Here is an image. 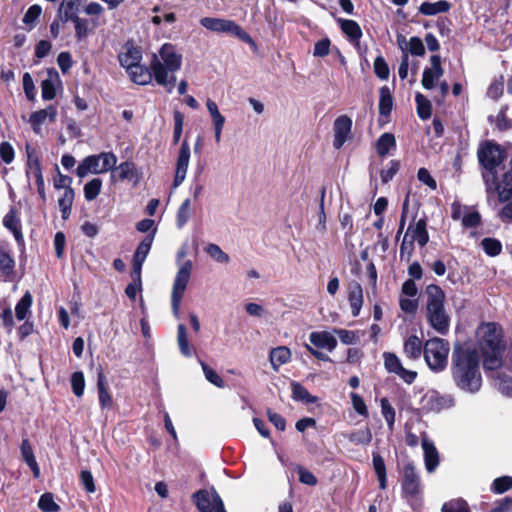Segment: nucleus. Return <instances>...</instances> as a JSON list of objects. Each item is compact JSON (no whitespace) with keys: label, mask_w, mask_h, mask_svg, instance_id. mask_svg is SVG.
I'll return each mask as SVG.
<instances>
[{"label":"nucleus","mask_w":512,"mask_h":512,"mask_svg":"<svg viewBox=\"0 0 512 512\" xmlns=\"http://www.w3.org/2000/svg\"><path fill=\"white\" fill-rule=\"evenodd\" d=\"M478 158L485 168L483 179L488 199H490L492 194L497 193L500 202L509 200L512 195V167L503 173L501 182H498L497 168L503 159L500 147L495 144L486 143L478 150Z\"/></svg>","instance_id":"1"},{"label":"nucleus","mask_w":512,"mask_h":512,"mask_svg":"<svg viewBox=\"0 0 512 512\" xmlns=\"http://www.w3.org/2000/svg\"><path fill=\"white\" fill-rule=\"evenodd\" d=\"M182 54L171 43L161 46L158 53L153 54L150 68L157 84L167 88L171 92L174 88L176 77L174 75L182 65Z\"/></svg>","instance_id":"2"},{"label":"nucleus","mask_w":512,"mask_h":512,"mask_svg":"<svg viewBox=\"0 0 512 512\" xmlns=\"http://www.w3.org/2000/svg\"><path fill=\"white\" fill-rule=\"evenodd\" d=\"M477 342L483 354V365L487 370L501 366L502 353L505 349L502 328L493 322L482 323L476 331Z\"/></svg>","instance_id":"3"},{"label":"nucleus","mask_w":512,"mask_h":512,"mask_svg":"<svg viewBox=\"0 0 512 512\" xmlns=\"http://www.w3.org/2000/svg\"><path fill=\"white\" fill-rule=\"evenodd\" d=\"M479 356L475 350L460 349L454 354L453 376L457 385L470 393L477 392L482 384Z\"/></svg>","instance_id":"4"},{"label":"nucleus","mask_w":512,"mask_h":512,"mask_svg":"<svg viewBox=\"0 0 512 512\" xmlns=\"http://www.w3.org/2000/svg\"><path fill=\"white\" fill-rule=\"evenodd\" d=\"M426 318L430 326L440 335H446L450 328V317L445 310V293L436 284L426 287Z\"/></svg>","instance_id":"5"},{"label":"nucleus","mask_w":512,"mask_h":512,"mask_svg":"<svg viewBox=\"0 0 512 512\" xmlns=\"http://www.w3.org/2000/svg\"><path fill=\"white\" fill-rule=\"evenodd\" d=\"M186 255V247H182L177 252V263L179 267L175 275L171 291V307L175 317H179L181 302L189 284L193 269V263L191 260L181 262V260L185 258Z\"/></svg>","instance_id":"6"},{"label":"nucleus","mask_w":512,"mask_h":512,"mask_svg":"<svg viewBox=\"0 0 512 512\" xmlns=\"http://www.w3.org/2000/svg\"><path fill=\"white\" fill-rule=\"evenodd\" d=\"M117 161V156L111 151L88 155L77 166L76 175L84 178L89 174H104L114 170Z\"/></svg>","instance_id":"7"},{"label":"nucleus","mask_w":512,"mask_h":512,"mask_svg":"<svg viewBox=\"0 0 512 512\" xmlns=\"http://www.w3.org/2000/svg\"><path fill=\"white\" fill-rule=\"evenodd\" d=\"M449 352V343L442 338H430L424 344L425 361L434 372H441L446 368Z\"/></svg>","instance_id":"8"},{"label":"nucleus","mask_w":512,"mask_h":512,"mask_svg":"<svg viewBox=\"0 0 512 512\" xmlns=\"http://www.w3.org/2000/svg\"><path fill=\"white\" fill-rule=\"evenodd\" d=\"M200 24L212 32L232 34L246 43H253L250 35L243 30L240 25L232 20L216 17H204L200 20Z\"/></svg>","instance_id":"9"},{"label":"nucleus","mask_w":512,"mask_h":512,"mask_svg":"<svg viewBox=\"0 0 512 512\" xmlns=\"http://www.w3.org/2000/svg\"><path fill=\"white\" fill-rule=\"evenodd\" d=\"M384 367L389 373L396 374L406 384H412L417 378V372L402 366L399 357L391 352L383 353Z\"/></svg>","instance_id":"10"},{"label":"nucleus","mask_w":512,"mask_h":512,"mask_svg":"<svg viewBox=\"0 0 512 512\" xmlns=\"http://www.w3.org/2000/svg\"><path fill=\"white\" fill-rule=\"evenodd\" d=\"M142 171L135 163L131 161H124L111 171L110 181L115 183L117 181L130 180L133 181L134 186H137L142 179Z\"/></svg>","instance_id":"11"},{"label":"nucleus","mask_w":512,"mask_h":512,"mask_svg":"<svg viewBox=\"0 0 512 512\" xmlns=\"http://www.w3.org/2000/svg\"><path fill=\"white\" fill-rule=\"evenodd\" d=\"M195 504L200 512H212L224 509L222 499L215 490H199L193 496Z\"/></svg>","instance_id":"12"},{"label":"nucleus","mask_w":512,"mask_h":512,"mask_svg":"<svg viewBox=\"0 0 512 512\" xmlns=\"http://www.w3.org/2000/svg\"><path fill=\"white\" fill-rule=\"evenodd\" d=\"M190 156L191 151L189 143L186 140H184L181 144L176 160L175 176L173 180L174 189L180 186L186 178V174L190 163Z\"/></svg>","instance_id":"13"},{"label":"nucleus","mask_w":512,"mask_h":512,"mask_svg":"<svg viewBox=\"0 0 512 512\" xmlns=\"http://www.w3.org/2000/svg\"><path fill=\"white\" fill-rule=\"evenodd\" d=\"M352 129V120L346 115L337 117L334 121L333 132L334 140L333 147L340 149L344 143L349 139Z\"/></svg>","instance_id":"14"},{"label":"nucleus","mask_w":512,"mask_h":512,"mask_svg":"<svg viewBox=\"0 0 512 512\" xmlns=\"http://www.w3.org/2000/svg\"><path fill=\"white\" fill-rule=\"evenodd\" d=\"M57 114V109L53 105L32 113L29 118L32 130L40 135L42 133V126L44 124L54 123L57 119Z\"/></svg>","instance_id":"15"},{"label":"nucleus","mask_w":512,"mask_h":512,"mask_svg":"<svg viewBox=\"0 0 512 512\" xmlns=\"http://www.w3.org/2000/svg\"><path fill=\"white\" fill-rule=\"evenodd\" d=\"M402 489L406 497L414 499L420 493V480L412 464H407L403 471Z\"/></svg>","instance_id":"16"},{"label":"nucleus","mask_w":512,"mask_h":512,"mask_svg":"<svg viewBox=\"0 0 512 512\" xmlns=\"http://www.w3.org/2000/svg\"><path fill=\"white\" fill-rule=\"evenodd\" d=\"M61 86L62 82L58 72L54 68L47 69L46 77L41 82L42 98L46 101L53 100Z\"/></svg>","instance_id":"17"},{"label":"nucleus","mask_w":512,"mask_h":512,"mask_svg":"<svg viewBox=\"0 0 512 512\" xmlns=\"http://www.w3.org/2000/svg\"><path fill=\"white\" fill-rule=\"evenodd\" d=\"M430 67L423 71L422 85L425 89L430 90L434 88L435 82L443 76V69L441 67V58L438 55H433L430 58Z\"/></svg>","instance_id":"18"},{"label":"nucleus","mask_w":512,"mask_h":512,"mask_svg":"<svg viewBox=\"0 0 512 512\" xmlns=\"http://www.w3.org/2000/svg\"><path fill=\"white\" fill-rule=\"evenodd\" d=\"M86 0H62L58 8V17L62 22L79 18Z\"/></svg>","instance_id":"19"},{"label":"nucleus","mask_w":512,"mask_h":512,"mask_svg":"<svg viewBox=\"0 0 512 512\" xmlns=\"http://www.w3.org/2000/svg\"><path fill=\"white\" fill-rule=\"evenodd\" d=\"M421 445L424 452L426 470L432 473L439 465V453L434 443L428 438L425 432L421 434Z\"/></svg>","instance_id":"20"},{"label":"nucleus","mask_w":512,"mask_h":512,"mask_svg":"<svg viewBox=\"0 0 512 512\" xmlns=\"http://www.w3.org/2000/svg\"><path fill=\"white\" fill-rule=\"evenodd\" d=\"M310 343L318 349H326L329 352L337 347V339L328 331H314L309 334Z\"/></svg>","instance_id":"21"},{"label":"nucleus","mask_w":512,"mask_h":512,"mask_svg":"<svg viewBox=\"0 0 512 512\" xmlns=\"http://www.w3.org/2000/svg\"><path fill=\"white\" fill-rule=\"evenodd\" d=\"M427 223L425 219H419L415 224H410L406 231V235L417 242L420 247H424L429 241V234L427 232Z\"/></svg>","instance_id":"22"},{"label":"nucleus","mask_w":512,"mask_h":512,"mask_svg":"<svg viewBox=\"0 0 512 512\" xmlns=\"http://www.w3.org/2000/svg\"><path fill=\"white\" fill-rule=\"evenodd\" d=\"M141 59V51L134 46L126 45L124 51L119 54V62L127 71L138 66Z\"/></svg>","instance_id":"23"},{"label":"nucleus","mask_w":512,"mask_h":512,"mask_svg":"<svg viewBox=\"0 0 512 512\" xmlns=\"http://www.w3.org/2000/svg\"><path fill=\"white\" fill-rule=\"evenodd\" d=\"M348 301L351 307V313L354 317L360 314L363 306V289L358 282H352L348 288Z\"/></svg>","instance_id":"24"},{"label":"nucleus","mask_w":512,"mask_h":512,"mask_svg":"<svg viewBox=\"0 0 512 512\" xmlns=\"http://www.w3.org/2000/svg\"><path fill=\"white\" fill-rule=\"evenodd\" d=\"M446 399L436 391L427 392L421 399L422 409L438 412L446 406Z\"/></svg>","instance_id":"25"},{"label":"nucleus","mask_w":512,"mask_h":512,"mask_svg":"<svg viewBox=\"0 0 512 512\" xmlns=\"http://www.w3.org/2000/svg\"><path fill=\"white\" fill-rule=\"evenodd\" d=\"M403 349L407 358L416 360L424 352V345L418 336L411 335L405 340Z\"/></svg>","instance_id":"26"},{"label":"nucleus","mask_w":512,"mask_h":512,"mask_svg":"<svg viewBox=\"0 0 512 512\" xmlns=\"http://www.w3.org/2000/svg\"><path fill=\"white\" fill-rule=\"evenodd\" d=\"M74 199H75V190L74 189H66L58 197L57 203H58V207L61 212V217L63 220H67L70 217Z\"/></svg>","instance_id":"27"},{"label":"nucleus","mask_w":512,"mask_h":512,"mask_svg":"<svg viewBox=\"0 0 512 512\" xmlns=\"http://www.w3.org/2000/svg\"><path fill=\"white\" fill-rule=\"evenodd\" d=\"M269 358L274 371H278L280 366L290 361L291 351L286 346H279L271 350Z\"/></svg>","instance_id":"28"},{"label":"nucleus","mask_w":512,"mask_h":512,"mask_svg":"<svg viewBox=\"0 0 512 512\" xmlns=\"http://www.w3.org/2000/svg\"><path fill=\"white\" fill-rule=\"evenodd\" d=\"M156 233V229H153V232L149 235H147L138 245L134 256H133V263L138 265H143V263L146 260L147 255L149 254V251L151 249L154 235Z\"/></svg>","instance_id":"29"},{"label":"nucleus","mask_w":512,"mask_h":512,"mask_svg":"<svg viewBox=\"0 0 512 512\" xmlns=\"http://www.w3.org/2000/svg\"><path fill=\"white\" fill-rule=\"evenodd\" d=\"M451 4L446 0H439L437 2H423L419 7V12L425 16H433L439 13L448 12Z\"/></svg>","instance_id":"30"},{"label":"nucleus","mask_w":512,"mask_h":512,"mask_svg":"<svg viewBox=\"0 0 512 512\" xmlns=\"http://www.w3.org/2000/svg\"><path fill=\"white\" fill-rule=\"evenodd\" d=\"M128 72L131 80L139 85H147L154 78L151 68L148 69L140 64Z\"/></svg>","instance_id":"31"},{"label":"nucleus","mask_w":512,"mask_h":512,"mask_svg":"<svg viewBox=\"0 0 512 512\" xmlns=\"http://www.w3.org/2000/svg\"><path fill=\"white\" fill-rule=\"evenodd\" d=\"M97 387L99 392V404L101 408L105 409L110 407L112 405V397L108 392L106 378L102 372L98 374Z\"/></svg>","instance_id":"32"},{"label":"nucleus","mask_w":512,"mask_h":512,"mask_svg":"<svg viewBox=\"0 0 512 512\" xmlns=\"http://www.w3.org/2000/svg\"><path fill=\"white\" fill-rule=\"evenodd\" d=\"M396 147V140L393 134L384 133L376 142V150L380 156H386L392 149Z\"/></svg>","instance_id":"33"},{"label":"nucleus","mask_w":512,"mask_h":512,"mask_svg":"<svg viewBox=\"0 0 512 512\" xmlns=\"http://www.w3.org/2000/svg\"><path fill=\"white\" fill-rule=\"evenodd\" d=\"M379 94V113L381 116H388L393 107V97L390 89L387 86H383L380 88Z\"/></svg>","instance_id":"34"},{"label":"nucleus","mask_w":512,"mask_h":512,"mask_svg":"<svg viewBox=\"0 0 512 512\" xmlns=\"http://www.w3.org/2000/svg\"><path fill=\"white\" fill-rule=\"evenodd\" d=\"M15 262L11 255L0 248V272L6 279H11L14 274Z\"/></svg>","instance_id":"35"},{"label":"nucleus","mask_w":512,"mask_h":512,"mask_svg":"<svg viewBox=\"0 0 512 512\" xmlns=\"http://www.w3.org/2000/svg\"><path fill=\"white\" fill-rule=\"evenodd\" d=\"M3 224L7 229H9L13 233L15 239L18 242L22 240L23 236L21 233L20 222L13 210H11L5 215L3 219Z\"/></svg>","instance_id":"36"},{"label":"nucleus","mask_w":512,"mask_h":512,"mask_svg":"<svg viewBox=\"0 0 512 512\" xmlns=\"http://www.w3.org/2000/svg\"><path fill=\"white\" fill-rule=\"evenodd\" d=\"M177 343L180 349V352L185 357H191L193 354V349L189 345L188 335L186 332V328L183 324H179L177 327Z\"/></svg>","instance_id":"37"},{"label":"nucleus","mask_w":512,"mask_h":512,"mask_svg":"<svg viewBox=\"0 0 512 512\" xmlns=\"http://www.w3.org/2000/svg\"><path fill=\"white\" fill-rule=\"evenodd\" d=\"M102 180L100 178H93L85 183L83 192L87 201L95 200L101 192Z\"/></svg>","instance_id":"38"},{"label":"nucleus","mask_w":512,"mask_h":512,"mask_svg":"<svg viewBox=\"0 0 512 512\" xmlns=\"http://www.w3.org/2000/svg\"><path fill=\"white\" fill-rule=\"evenodd\" d=\"M42 14V8L38 4H34L28 8L23 16L22 22L27 30H32L36 26V21Z\"/></svg>","instance_id":"39"},{"label":"nucleus","mask_w":512,"mask_h":512,"mask_svg":"<svg viewBox=\"0 0 512 512\" xmlns=\"http://www.w3.org/2000/svg\"><path fill=\"white\" fill-rule=\"evenodd\" d=\"M292 398L296 401H304L306 403H315L317 398L312 396L308 390L298 382H292Z\"/></svg>","instance_id":"40"},{"label":"nucleus","mask_w":512,"mask_h":512,"mask_svg":"<svg viewBox=\"0 0 512 512\" xmlns=\"http://www.w3.org/2000/svg\"><path fill=\"white\" fill-rule=\"evenodd\" d=\"M75 28V37L78 41H82L88 37V35L92 32L93 28L90 27L89 20L85 18H76L72 20Z\"/></svg>","instance_id":"41"},{"label":"nucleus","mask_w":512,"mask_h":512,"mask_svg":"<svg viewBox=\"0 0 512 512\" xmlns=\"http://www.w3.org/2000/svg\"><path fill=\"white\" fill-rule=\"evenodd\" d=\"M32 302L33 299L31 294L29 292H26L15 307L16 318L18 320L21 321L27 317L28 313L30 312Z\"/></svg>","instance_id":"42"},{"label":"nucleus","mask_w":512,"mask_h":512,"mask_svg":"<svg viewBox=\"0 0 512 512\" xmlns=\"http://www.w3.org/2000/svg\"><path fill=\"white\" fill-rule=\"evenodd\" d=\"M205 252L217 263L227 264L230 262V256L217 244H208L205 247Z\"/></svg>","instance_id":"43"},{"label":"nucleus","mask_w":512,"mask_h":512,"mask_svg":"<svg viewBox=\"0 0 512 512\" xmlns=\"http://www.w3.org/2000/svg\"><path fill=\"white\" fill-rule=\"evenodd\" d=\"M342 31L352 40H358L362 36L360 26L354 20H339Z\"/></svg>","instance_id":"44"},{"label":"nucleus","mask_w":512,"mask_h":512,"mask_svg":"<svg viewBox=\"0 0 512 512\" xmlns=\"http://www.w3.org/2000/svg\"><path fill=\"white\" fill-rule=\"evenodd\" d=\"M415 101L418 116L423 120L430 118L432 111L431 102L421 93L416 94Z\"/></svg>","instance_id":"45"},{"label":"nucleus","mask_w":512,"mask_h":512,"mask_svg":"<svg viewBox=\"0 0 512 512\" xmlns=\"http://www.w3.org/2000/svg\"><path fill=\"white\" fill-rule=\"evenodd\" d=\"M373 467L379 480L381 489L386 488V466L384 459L379 454H373Z\"/></svg>","instance_id":"46"},{"label":"nucleus","mask_w":512,"mask_h":512,"mask_svg":"<svg viewBox=\"0 0 512 512\" xmlns=\"http://www.w3.org/2000/svg\"><path fill=\"white\" fill-rule=\"evenodd\" d=\"M206 107H207V110H208V113L210 115L213 125H225L226 119L220 113L218 105L216 104L215 101L208 98L206 100Z\"/></svg>","instance_id":"47"},{"label":"nucleus","mask_w":512,"mask_h":512,"mask_svg":"<svg viewBox=\"0 0 512 512\" xmlns=\"http://www.w3.org/2000/svg\"><path fill=\"white\" fill-rule=\"evenodd\" d=\"M380 407L382 416L384 417L388 427L392 429L395 423V409L392 407L387 398H382L380 400Z\"/></svg>","instance_id":"48"},{"label":"nucleus","mask_w":512,"mask_h":512,"mask_svg":"<svg viewBox=\"0 0 512 512\" xmlns=\"http://www.w3.org/2000/svg\"><path fill=\"white\" fill-rule=\"evenodd\" d=\"M495 387L505 396L512 397V378L507 375H498L495 379Z\"/></svg>","instance_id":"49"},{"label":"nucleus","mask_w":512,"mask_h":512,"mask_svg":"<svg viewBox=\"0 0 512 512\" xmlns=\"http://www.w3.org/2000/svg\"><path fill=\"white\" fill-rule=\"evenodd\" d=\"M38 507L43 512H58L60 509L51 493H45L40 497Z\"/></svg>","instance_id":"50"},{"label":"nucleus","mask_w":512,"mask_h":512,"mask_svg":"<svg viewBox=\"0 0 512 512\" xmlns=\"http://www.w3.org/2000/svg\"><path fill=\"white\" fill-rule=\"evenodd\" d=\"M26 173L27 177L29 179H34L36 184L44 182L41 166L37 159L29 160Z\"/></svg>","instance_id":"51"},{"label":"nucleus","mask_w":512,"mask_h":512,"mask_svg":"<svg viewBox=\"0 0 512 512\" xmlns=\"http://www.w3.org/2000/svg\"><path fill=\"white\" fill-rule=\"evenodd\" d=\"M481 246L486 254L489 256H497L502 250L500 241L494 238H484L481 241Z\"/></svg>","instance_id":"52"},{"label":"nucleus","mask_w":512,"mask_h":512,"mask_svg":"<svg viewBox=\"0 0 512 512\" xmlns=\"http://www.w3.org/2000/svg\"><path fill=\"white\" fill-rule=\"evenodd\" d=\"M71 385L73 393L80 397L84 393L85 389V379L84 375L81 371L74 372L71 376Z\"/></svg>","instance_id":"53"},{"label":"nucleus","mask_w":512,"mask_h":512,"mask_svg":"<svg viewBox=\"0 0 512 512\" xmlns=\"http://www.w3.org/2000/svg\"><path fill=\"white\" fill-rule=\"evenodd\" d=\"M414 251V241L408 235H404L403 241L400 245L399 255L401 260L410 261Z\"/></svg>","instance_id":"54"},{"label":"nucleus","mask_w":512,"mask_h":512,"mask_svg":"<svg viewBox=\"0 0 512 512\" xmlns=\"http://www.w3.org/2000/svg\"><path fill=\"white\" fill-rule=\"evenodd\" d=\"M56 169H57L58 173H57L56 177H54V179H53V187L56 190H63V191H65L66 189H73L71 186L72 178L70 176L62 174L59 171L58 166H56Z\"/></svg>","instance_id":"55"},{"label":"nucleus","mask_w":512,"mask_h":512,"mask_svg":"<svg viewBox=\"0 0 512 512\" xmlns=\"http://www.w3.org/2000/svg\"><path fill=\"white\" fill-rule=\"evenodd\" d=\"M442 512H469V508L464 500L456 499L445 503Z\"/></svg>","instance_id":"56"},{"label":"nucleus","mask_w":512,"mask_h":512,"mask_svg":"<svg viewBox=\"0 0 512 512\" xmlns=\"http://www.w3.org/2000/svg\"><path fill=\"white\" fill-rule=\"evenodd\" d=\"M512 487V477L503 476L496 478L492 484V490L497 494H502Z\"/></svg>","instance_id":"57"},{"label":"nucleus","mask_w":512,"mask_h":512,"mask_svg":"<svg viewBox=\"0 0 512 512\" xmlns=\"http://www.w3.org/2000/svg\"><path fill=\"white\" fill-rule=\"evenodd\" d=\"M190 218V200L183 201L177 212V225L179 228L183 227Z\"/></svg>","instance_id":"58"},{"label":"nucleus","mask_w":512,"mask_h":512,"mask_svg":"<svg viewBox=\"0 0 512 512\" xmlns=\"http://www.w3.org/2000/svg\"><path fill=\"white\" fill-rule=\"evenodd\" d=\"M375 74L382 80H387L389 77V67L382 56H378L374 61Z\"/></svg>","instance_id":"59"},{"label":"nucleus","mask_w":512,"mask_h":512,"mask_svg":"<svg viewBox=\"0 0 512 512\" xmlns=\"http://www.w3.org/2000/svg\"><path fill=\"white\" fill-rule=\"evenodd\" d=\"M201 366H202V369H203L206 379L210 383H212L215 386L220 387V388H222L224 386L223 379L213 369H211L204 362H201Z\"/></svg>","instance_id":"60"},{"label":"nucleus","mask_w":512,"mask_h":512,"mask_svg":"<svg viewBox=\"0 0 512 512\" xmlns=\"http://www.w3.org/2000/svg\"><path fill=\"white\" fill-rule=\"evenodd\" d=\"M174 131H173V141L174 143H178L182 131H183V125H184V115L179 111H174Z\"/></svg>","instance_id":"61"},{"label":"nucleus","mask_w":512,"mask_h":512,"mask_svg":"<svg viewBox=\"0 0 512 512\" xmlns=\"http://www.w3.org/2000/svg\"><path fill=\"white\" fill-rule=\"evenodd\" d=\"M372 439L369 429L360 430L349 435V440L354 444H368Z\"/></svg>","instance_id":"62"},{"label":"nucleus","mask_w":512,"mask_h":512,"mask_svg":"<svg viewBox=\"0 0 512 512\" xmlns=\"http://www.w3.org/2000/svg\"><path fill=\"white\" fill-rule=\"evenodd\" d=\"M399 162L396 160H391L387 166V168L383 169L380 173L381 180L383 183L389 182L398 172L399 170Z\"/></svg>","instance_id":"63"},{"label":"nucleus","mask_w":512,"mask_h":512,"mask_svg":"<svg viewBox=\"0 0 512 512\" xmlns=\"http://www.w3.org/2000/svg\"><path fill=\"white\" fill-rule=\"evenodd\" d=\"M408 50L412 55L423 56L425 54V47L419 37H411L408 42Z\"/></svg>","instance_id":"64"}]
</instances>
